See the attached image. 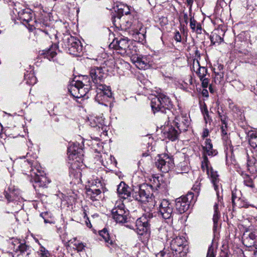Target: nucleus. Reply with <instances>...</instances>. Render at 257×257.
<instances>
[{
  "label": "nucleus",
  "mask_w": 257,
  "mask_h": 257,
  "mask_svg": "<svg viewBox=\"0 0 257 257\" xmlns=\"http://www.w3.org/2000/svg\"><path fill=\"white\" fill-rule=\"evenodd\" d=\"M46 215H47L46 213H42L40 214V216L44 219L45 223H49L50 221L48 219H46L45 217V216Z\"/></svg>",
  "instance_id": "e2e57ef3"
},
{
  "label": "nucleus",
  "mask_w": 257,
  "mask_h": 257,
  "mask_svg": "<svg viewBox=\"0 0 257 257\" xmlns=\"http://www.w3.org/2000/svg\"><path fill=\"white\" fill-rule=\"evenodd\" d=\"M175 40L177 42H181L182 40V37L181 34L179 31H176L175 33V35L174 37Z\"/></svg>",
  "instance_id": "5fc2aeb1"
},
{
  "label": "nucleus",
  "mask_w": 257,
  "mask_h": 257,
  "mask_svg": "<svg viewBox=\"0 0 257 257\" xmlns=\"http://www.w3.org/2000/svg\"><path fill=\"white\" fill-rule=\"evenodd\" d=\"M109 47L122 56H131L135 51V46L132 44L131 41L125 37L115 38Z\"/></svg>",
  "instance_id": "423d86ee"
},
{
  "label": "nucleus",
  "mask_w": 257,
  "mask_h": 257,
  "mask_svg": "<svg viewBox=\"0 0 257 257\" xmlns=\"http://www.w3.org/2000/svg\"><path fill=\"white\" fill-rule=\"evenodd\" d=\"M104 71L101 67H93L91 68L89 71V75L92 81L95 84V87L98 84H102L101 83L104 77Z\"/></svg>",
  "instance_id": "a211bd4d"
},
{
  "label": "nucleus",
  "mask_w": 257,
  "mask_h": 257,
  "mask_svg": "<svg viewBox=\"0 0 257 257\" xmlns=\"http://www.w3.org/2000/svg\"><path fill=\"white\" fill-rule=\"evenodd\" d=\"M136 52V49L135 47V51L133 54H131V59L132 60V62L134 63L136 66H137V64H139L140 62V60L141 59V56H138V55H136L135 53Z\"/></svg>",
  "instance_id": "37998d69"
},
{
  "label": "nucleus",
  "mask_w": 257,
  "mask_h": 257,
  "mask_svg": "<svg viewBox=\"0 0 257 257\" xmlns=\"http://www.w3.org/2000/svg\"><path fill=\"white\" fill-rule=\"evenodd\" d=\"M150 214L143 215L136 221V230L139 238L144 243H146L151 235V219Z\"/></svg>",
  "instance_id": "7ed1b4c3"
},
{
  "label": "nucleus",
  "mask_w": 257,
  "mask_h": 257,
  "mask_svg": "<svg viewBox=\"0 0 257 257\" xmlns=\"http://www.w3.org/2000/svg\"><path fill=\"white\" fill-rule=\"evenodd\" d=\"M9 5L13 7L14 14L18 15V19L20 20L30 31L37 29L48 36L54 31V30L47 23L33 19L34 14L32 11L27 8L22 9L20 7L22 5L20 3L14 0H9Z\"/></svg>",
  "instance_id": "f03ea898"
},
{
  "label": "nucleus",
  "mask_w": 257,
  "mask_h": 257,
  "mask_svg": "<svg viewBox=\"0 0 257 257\" xmlns=\"http://www.w3.org/2000/svg\"><path fill=\"white\" fill-rule=\"evenodd\" d=\"M33 145L31 140H29L27 144L28 152L23 158H26L21 164L22 171L24 174L27 175L30 177V180L34 182L33 186L44 187L47 184V178L45 175L44 171L38 162L36 160L37 155L34 152L32 146Z\"/></svg>",
  "instance_id": "f257e3e1"
},
{
  "label": "nucleus",
  "mask_w": 257,
  "mask_h": 257,
  "mask_svg": "<svg viewBox=\"0 0 257 257\" xmlns=\"http://www.w3.org/2000/svg\"><path fill=\"white\" fill-rule=\"evenodd\" d=\"M153 186L148 184H143L140 185L136 190H134L133 197L136 200L142 203H153Z\"/></svg>",
  "instance_id": "6e6552de"
},
{
  "label": "nucleus",
  "mask_w": 257,
  "mask_h": 257,
  "mask_svg": "<svg viewBox=\"0 0 257 257\" xmlns=\"http://www.w3.org/2000/svg\"><path fill=\"white\" fill-rule=\"evenodd\" d=\"M146 28H143L142 26L140 28L139 30H137L136 34L139 36V41L143 43L146 39Z\"/></svg>",
  "instance_id": "e433bc0d"
},
{
  "label": "nucleus",
  "mask_w": 257,
  "mask_h": 257,
  "mask_svg": "<svg viewBox=\"0 0 257 257\" xmlns=\"http://www.w3.org/2000/svg\"><path fill=\"white\" fill-rule=\"evenodd\" d=\"M244 184L245 185H246V186H248L249 187H253V184L252 180L248 175H246L245 178H244Z\"/></svg>",
  "instance_id": "a18cd8bd"
},
{
  "label": "nucleus",
  "mask_w": 257,
  "mask_h": 257,
  "mask_svg": "<svg viewBox=\"0 0 257 257\" xmlns=\"http://www.w3.org/2000/svg\"><path fill=\"white\" fill-rule=\"evenodd\" d=\"M256 235L254 232H250L248 236L243 239V243H246V246H251L254 245V240H255Z\"/></svg>",
  "instance_id": "2f4dec72"
},
{
  "label": "nucleus",
  "mask_w": 257,
  "mask_h": 257,
  "mask_svg": "<svg viewBox=\"0 0 257 257\" xmlns=\"http://www.w3.org/2000/svg\"><path fill=\"white\" fill-rule=\"evenodd\" d=\"M88 183L91 184V186H92L93 185L94 186V188H100V189L102 188V184L100 181L97 180H88Z\"/></svg>",
  "instance_id": "49530a36"
},
{
  "label": "nucleus",
  "mask_w": 257,
  "mask_h": 257,
  "mask_svg": "<svg viewBox=\"0 0 257 257\" xmlns=\"http://www.w3.org/2000/svg\"><path fill=\"white\" fill-rule=\"evenodd\" d=\"M237 194H239V192L237 191L236 190H234L232 191L231 200L233 207L236 206L239 208H248L249 206L252 207H254V205H249L247 203H244L242 205L240 204L239 202L241 201V199L239 197L237 196Z\"/></svg>",
  "instance_id": "a878e982"
},
{
  "label": "nucleus",
  "mask_w": 257,
  "mask_h": 257,
  "mask_svg": "<svg viewBox=\"0 0 257 257\" xmlns=\"http://www.w3.org/2000/svg\"><path fill=\"white\" fill-rule=\"evenodd\" d=\"M95 101L99 104L107 106L112 100V93L109 86L103 84H98L96 87Z\"/></svg>",
  "instance_id": "1a4fd4ad"
},
{
  "label": "nucleus",
  "mask_w": 257,
  "mask_h": 257,
  "mask_svg": "<svg viewBox=\"0 0 257 257\" xmlns=\"http://www.w3.org/2000/svg\"><path fill=\"white\" fill-rule=\"evenodd\" d=\"M209 135V131L208 129H204L203 132L202 137L205 138Z\"/></svg>",
  "instance_id": "052dcab7"
},
{
  "label": "nucleus",
  "mask_w": 257,
  "mask_h": 257,
  "mask_svg": "<svg viewBox=\"0 0 257 257\" xmlns=\"http://www.w3.org/2000/svg\"><path fill=\"white\" fill-rule=\"evenodd\" d=\"M196 73L200 79L205 78L207 73V69L203 66H199L197 68Z\"/></svg>",
  "instance_id": "58836bf2"
},
{
  "label": "nucleus",
  "mask_w": 257,
  "mask_h": 257,
  "mask_svg": "<svg viewBox=\"0 0 257 257\" xmlns=\"http://www.w3.org/2000/svg\"><path fill=\"white\" fill-rule=\"evenodd\" d=\"M112 216L115 221L119 223H123L127 222V216L129 214L122 203L117 202L114 208L111 211Z\"/></svg>",
  "instance_id": "9b49d317"
},
{
  "label": "nucleus",
  "mask_w": 257,
  "mask_h": 257,
  "mask_svg": "<svg viewBox=\"0 0 257 257\" xmlns=\"http://www.w3.org/2000/svg\"><path fill=\"white\" fill-rule=\"evenodd\" d=\"M184 22L187 24L188 23V16L187 13H184L183 15Z\"/></svg>",
  "instance_id": "0e129e2a"
},
{
  "label": "nucleus",
  "mask_w": 257,
  "mask_h": 257,
  "mask_svg": "<svg viewBox=\"0 0 257 257\" xmlns=\"http://www.w3.org/2000/svg\"><path fill=\"white\" fill-rule=\"evenodd\" d=\"M20 194V190L14 187H9L7 191H5V195L9 205H11V203H14V205L12 206L14 208L13 211L15 212L20 210L22 208V206L18 203Z\"/></svg>",
  "instance_id": "2eb2a0df"
},
{
  "label": "nucleus",
  "mask_w": 257,
  "mask_h": 257,
  "mask_svg": "<svg viewBox=\"0 0 257 257\" xmlns=\"http://www.w3.org/2000/svg\"><path fill=\"white\" fill-rule=\"evenodd\" d=\"M82 85L81 82H71L68 90L74 97H84V99H88L89 97V92L92 86H88L87 84L82 86Z\"/></svg>",
  "instance_id": "9d476101"
},
{
  "label": "nucleus",
  "mask_w": 257,
  "mask_h": 257,
  "mask_svg": "<svg viewBox=\"0 0 257 257\" xmlns=\"http://www.w3.org/2000/svg\"><path fill=\"white\" fill-rule=\"evenodd\" d=\"M136 52V49L135 47V51L133 54H131V59L132 60V62L134 63L136 66H137V64H139L140 62V60L141 59V56H138V55H136L135 53Z\"/></svg>",
  "instance_id": "79ce46f5"
},
{
  "label": "nucleus",
  "mask_w": 257,
  "mask_h": 257,
  "mask_svg": "<svg viewBox=\"0 0 257 257\" xmlns=\"http://www.w3.org/2000/svg\"><path fill=\"white\" fill-rule=\"evenodd\" d=\"M151 106L154 113L160 111L162 113H171L172 103L168 96L163 93H159L151 98Z\"/></svg>",
  "instance_id": "20e7f679"
},
{
  "label": "nucleus",
  "mask_w": 257,
  "mask_h": 257,
  "mask_svg": "<svg viewBox=\"0 0 257 257\" xmlns=\"http://www.w3.org/2000/svg\"><path fill=\"white\" fill-rule=\"evenodd\" d=\"M38 253L41 257H49L50 254L48 250L43 246H40Z\"/></svg>",
  "instance_id": "c03bdc74"
},
{
  "label": "nucleus",
  "mask_w": 257,
  "mask_h": 257,
  "mask_svg": "<svg viewBox=\"0 0 257 257\" xmlns=\"http://www.w3.org/2000/svg\"><path fill=\"white\" fill-rule=\"evenodd\" d=\"M214 209V214L213 216V221L214 223L213 227L215 228L217 227L218 224V221L220 218V213L218 210V205L215 203L213 207Z\"/></svg>",
  "instance_id": "72a5a7b5"
},
{
  "label": "nucleus",
  "mask_w": 257,
  "mask_h": 257,
  "mask_svg": "<svg viewBox=\"0 0 257 257\" xmlns=\"http://www.w3.org/2000/svg\"><path fill=\"white\" fill-rule=\"evenodd\" d=\"M201 111L202 114L207 113L208 112L206 104L204 103L200 106Z\"/></svg>",
  "instance_id": "13d9d810"
},
{
  "label": "nucleus",
  "mask_w": 257,
  "mask_h": 257,
  "mask_svg": "<svg viewBox=\"0 0 257 257\" xmlns=\"http://www.w3.org/2000/svg\"><path fill=\"white\" fill-rule=\"evenodd\" d=\"M152 62V58L150 56H141L139 64H137V67L139 69H147L150 65Z\"/></svg>",
  "instance_id": "c85d7f7f"
},
{
  "label": "nucleus",
  "mask_w": 257,
  "mask_h": 257,
  "mask_svg": "<svg viewBox=\"0 0 257 257\" xmlns=\"http://www.w3.org/2000/svg\"><path fill=\"white\" fill-rule=\"evenodd\" d=\"M159 214L163 219L168 220V223H172L174 215L173 205L167 199L161 200L159 205Z\"/></svg>",
  "instance_id": "f8f14e48"
},
{
  "label": "nucleus",
  "mask_w": 257,
  "mask_h": 257,
  "mask_svg": "<svg viewBox=\"0 0 257 257\" xmlns=\"http://www.w3.org/2000/svg\"><path fill=\"white\" fill-rule=\"evenodd\" d=\"M247 170L251 173L257 172V156L251 153L250 155L247 154Z\"/></svg>",
  "instance_id": "4be33fe9"
},
{
  "label": "nucleus",
  "mask_w": 257,
  "mask_h": 257,
  "mask_svg": "<svg viewBox=\"0 0 257 257\" xmlns=\"http://www.w3.org/2000/svg\"><path fill=\"white\" fill-rule=\"evenodd\" d=\"M248 137L251 153L257 156V132L254 131H249Z\"/></svg>",
  "instance_id": "412c9836"
},
{
  "label": "nucleus",
  "mask_w": 257,
  "mask_h": 257,
  "mask_svg": "<svg viewBox=\"0 0 257 257\" xmlns=\"http://www.w3.org/2000/svg\"><path fill=\"white\" fill-rule=\"evenodd\" d=\"M58 50V46L57 44L52 45L51 47L46 50L43 51L44 57L49 60L53 59L57 55V50Z\"/></svg>",
  "instance_id": "cd10ccee"
},
{
  "label": "nucleus",
  "mask_w": 257,
  "mask_h": 257,
  "mask_svg": "<svg viewBox=\"0 0 257 257\" xmlns=\"http://www.w3.org/2000/svg\"><path fill=\"white\" fill-rule=\"evenodd\" d=\"M136 23H138V21L136 20L134 21L133 22L128 21H126L125 25V29H135L134 26L135 25Z\"/></svg>",
  "instance_id": "8fccbe9b"
},
{
  "label": "nucleus",
  "mask_w": 257,
  "mask_h": 257,
  "mask_svg": "<svg viewBox=\"0 0 257 257\" xmlns=\"http://www.w3.org/2000/svg\"><path fill=\"white\" fill-rule=\"evenodd\" d=\"M210 39L211 44L213 45H215L216 43L220 44L223 40L221 36L216 33L212 34L210 37Z\"/></svg>",
  "instance_id": "4c0bfd02"
},
{
  "label": "nucleus",
  "mask_w": 257,
  "mask_h": 257,
  "mask_svg": "<svg viewBox=\"0 0 257 257\" xmlns=\"http://www.w3.org/2000/svg\"><path fill=\"white\" fill-rule=\"evenodd\" d=\"M192 189L195 193L198 194L200 189V183L198 181H196L193 185Z\"/></svg>",
  "instance_id": "3c124183"
},
{
  "label": "nucleus",
  "mask_w": 257,
  "mask_h": 257,
  "mask_svg": "<svg viewBox=\"0 0 257 257\" xmlns=\"http://www.w3.org/2000/svg\"><path fill=\"white\" fill-rule=\"evenodd\" d=\"M72 82H81L82 83V86L85 84L88 85V86H91V81L88 76H83L82 77V80H73Z\"/></svg>",
  "instance_id": "a19ab883"
},
{
  "label": "nucleus",
  "mask_w": 257,
  "mask_h": 257,
  "mask_svg": "<svg viewBox=\"0 0 257 257\" xmlns=\"http://www.w3.org/2000/svg\"><path fill=\"white\" fill-rule=\"evenodd\" d=\"M89 120L90 125L92 127H98L99 128H101L103 131H106L107 125L104 118L102 117H91Z\"/></svg>",
  "instance_id": "5701e85b"
},
{
  "label": "nucleus",
  "mask_w": 257,
  "mask_h": 257,
  "mask_svg": "<svg viewBox=\"0 0 257 257\" xmlns=\"http://www.w3.org/2000/svg\"><path fill=\"white\" fill-rule=\"evenodd\" d=\"M118 13L113 15V16L112 17V22L113 23V24H114V25L115 26H116V19L117 20H120V18H121V17L123 16V13H125V14L126 15H127L128 14H130V12L129 11H127V12H124L123 10L120 8L119 9H118Z\"/></svg>",
  "instance_id": "c9c22d12"
},
{
  "label": "nucleus",
  "mask_w": 257,
  "mask_h": 257,
  "mask_svg": "<svg viewBox=\"0 0 257 257\" xmlns=\"http://www.w3.org/2000/svg\"><path fill=\"white\" fill-rule=\"evenodd\" d=\"M168 119L169 123L173 124L180 132L186 131L190 124V119L186 114L178 115L174 118L168 115Z\"/></svg>",
  "instance_id": "4468645a"
},
{
  "label": "nucleus",
  "mask_w": 257,
  "mask_h": 257,
  "mask_svg": "<svg viewBox=\"0 0 257 257\" xmlns=\"http://www.w3.org/2000/svg\"><path fill=\"white\" fill-rule=\"evenodd\" d=\"M203 149L204 151L203 155H206V156L207 155L211 157L215 156L218 153L217 150L213 149L212 144L209 139H206L204 146H203Z\"/></svg>",
  "instance_id": "393cba45"
},
{
  "label": "nucleus",
  "mask_w": 257,
  "mask_h": 257,
  "mask_svg": "<svg viewBox=\"0 0 257 257\" xmlns=\"http://www.w3.org/2000/svg\"><path fill=\"white\" fill-rule=\"evenodd\" d=\"M25 79L26 83L29 85H34L37 82V78L33 73L30 72L25 74Z\"/></svg>",
  "instance_id": "473e14b6"
},
{
  "label": "nucleus",
  "mask_w": 257,
  "mask_h": 257,
  "mask_svg": "<svg viewBox=\"0 0 257 257\" xmlns=\"http://www.w3.org/2000/svg\"><path fill=\"white\" fill-rule=\"evenodd\" d=\"M202 94L204 96H208V93L206 89H204L202 91Z\"/></svg>",
  "instance_id": "774afa93"
},
{
  "label": "nucleus",
  "mask_w": 257,
  "mask_h": 257,
  "mask_svg": "<svg viewBox=\"0 0 257 257\" xmlns=\"http://www.w3.org/2000/svg\"><path fill=\"white\" fill-rule=\"evenodd\" d=\"M110 164L115 166L116 162L115 160V158L111 156H110Z\"/></svg>",
  "instance_id": "680f3d73"
},
{
  "label": "nucleus",
  "mask_w": 257,
  "mask_h": 257,
  "mask_svg": "<svg viewBox=\"0 0 257 257\" xmlns=\"http://www.w3.org/2000/svg\"><path fill=\"white\" fill-rule=\"evenodd\" d=\"M186 3L188 6H192L193 0H186Z\"/></svg>",
  "instance_id": "338daca9"
},
{
  "label": "nucleus",
  "mask_w": 257,
  "mask_h": 257,
  "mask_svg": "<svg viewBox=\"0 0 257 257\" xmlns=\"http://www.w3.org/2000/svg\"><path fill=\"white\" fill-rule=\"evenodd\" d=\"M131 191V188L123 181L117 186V193L118 197L123 200L130 198Z\"/></svg>",
  "instance_id": "6ab92c4d"
},
{
  "label": "nucleus",
  "mask_w": 257,
  "mask_h": 257,
  "mask_svg": "<svg viewBox=\"0 0 257 257\" xmlns=\"http://www.w3.org/2000/svg\"><path fill=\"white\" fill-rule=\"evenodd\" d=\"M85 222H86V224L87 227H91V224L90 223V220H89L88 218H87V219H86Z\"/></svg>",
  "instance_id": "69168bd1"
},
{
  "label": "nucleus",
  "mask_w": 257,
  "mask_h": 257,
  "mask_svg": "<svg viewBox=\"0 0 257 257\" xmlns=\"http://www.w3.org/2000/svg\"><path fill=\"white\" fill-rule=\"evenodd\" d=\"M59 44L67 52L73 55H79L82 51L83 47L80 41L69 34L64 35Z\"/></svg>",
  "instance_id": "39448f33"
},
{
  "label": "nucleus",
  "mask_w": 257,
  "mask_h": 257,
  "mask_svg": "<svg viewBox=\"0 0 257 257\" xmlns=\"http://www.w3.org/2000/svg\"><path fill=\"white\" fill-rule=\"evenodd\" d=\"M186 240L183 236H177L173 238L170 243L171 251L164 248L162 251L156 254V257H173L177 252L180 253L186 245Z\"/></svg>",
  "instance_id": "0eeeda50"
},
{
  "label": "nucleus",
  "mask_w": 257,
  "mask_h": 257,
  "mask_svg": "<svg viewBox=\"0 0 257 257\" xmlns=\"http://www.w3.org/2000/svg\"><path fill=\"white\" fill-rule=\"evenodd\" d=\"M206 257H215V253H214V247L212 245H211L208 247Z\"/></svg>",
  "instance_id": "09e8293b"
},
{
  "label": "nucleus",
  "mask_w": 257,
  "mask_h": 257,
  "mask_svg": "<svg viewBox=\"0 0 257 257\" xmlns=\"http://www.w3.org/2000/svg\"><path fill=\"white\" fill-rule=\"evenodd\" d=\"M180 132L173 124H171L169 123V121H168V124L164 132L166 138L172 141H175L177 139Z\"/></svg>",
  "instance_id": "aec40b11"
},
{
  "label": "nucleus",
  "mask_w": 257,
  "mask_h": 257,
  "mask_svg": "<svg viewBox=\"0 0 257 257\" xmlns=\"http://www.w3.org/2000/svg\"><path fill=\"white\" fill-rule=\"evenodd\" d=\"M203 115L204 116V119L206 123H207V121L211 119L209 115V112H208L207 113H203Z\"/></svg>",
  "instance_id": "bf43d9fd"
},
{
  "label": "nucleus",
  "mask_w": 257,
  "mask_h": 257,
  "mask_svg": "<svg viewBox=\"0 0 257 257\" xmlns=\"http://www.w3.org/2000/svg\"><path fill=\"white\" fill-rule=\"evenodd\" d=\"M99 234L100 236L101 237V238H100V239H103L106 243L107 246L109 245H112L113 244V241L110 238L108 230L104 228L103 229L100 230Z\"/></svg>",
  "instance_id": "7c9ffc66"
},
{
  "label": "nucleus",
  "mask_w": 257,
  "mask_h": 257,
  "mask_svg": "<svg viewBox=\"0 0 257 257\" xmlns=\"http://www.w3.org/2000/svg\"><path fill=\"white\" fill-rule=\"evenodd\" d=\"M101 190L100 188H94L93 185L90 188L87 189V197L92 201L99 200L101 198Z\"/></svg>",
  "instance_id": "b1692460"
},
{
  "label": "nucleus",
  "mask_w": 257,
  "mask_h": 257,
  "mask_svg": "<svg viewBox=\"0 0 257 257\" xmlns=\"http://www.w3.org/2000/svg\"><path fill=\"white\" fill-rule=\"evenodd\" d=\"M74 245L75 246L76 248L78 251H82L85 246V245L82 242L75 243Z\"/></svg>",
  "instance_id": "6e6d98bb"
},
{
  "label": "nucleus",
  "mask_w": 257,
  "mask_h": 257,
  "mask_svg": "<svg viewBox=\"0 0 257 257\" xmlns=\"http://www.w3.org/2000/svg\"><path fill=\"white\" fill-rule=\"evenodd\" d=\"M194 194L189 192L186 196H182L175 200L176 209L180 214L187 211L189 208L190 204L195 202L194 200Z\"/></svg>",
  "instance_id": "ddd939ff"
},
{
  "label": "nucleus",
  "mask_w": 257,
  "mask_h": 257,
  "mask_svg": "<svg viewBox=\"0 0 257 257\" xmlns=\"http://www.w3.org/2000/svg\"><path fill=\"white\" fill-rule=\"evenodd\" d=\"M211 178V182L213 185L214 190L216 192L217 195L218 196L219 192L218 189L220 184L219 183V179L218 178V175L216 172H214L211 169L209 171V174Z\"/></svg>",
  "instance_id": "bb28decb"
},
{
  "label": "nucleus",
  "mask_w": 257,
  "mask_h": 257,
  "mask_svg": "<svg viewBox=\"0 0 257 257\" xmlns=\"http://www.w3.org/2000/svg\"><path fill=\"white\" fill-rule=\"evenodd\" d=\"M179 168H180L182 171L180 173H187L189 170V168L187 165H185V162L180 163L178 166Z\"/></svg>",
  "instance_id": "de8ad7c7"
},
{
  "label": "nucleus",
  "mask_w": 257,
  "mask_h": 257,
  "mask_svg": "<svg viewBox=\"0 0 257 257\" xmlns=\"http://www.w3.org/2000/svg\"><path fill=\"white\" fill-rule=\"evenodd\" d=\"M190 27L193 32L201 34L202 27L200 23H198L194 19V16L190 15Z\"/></svg>",
  "instance_id": "c756f323"
},
{
  "label": "nucleus",
  "mask_w": 257,
  "mask_h": 257,
  "mask_svg": "<svg viewBox=\"0 0 257 257\" xmlns=\"http://www.w3.org/2000/svg\"><path fill=\"white\" fill-rule=\"evenodd\" d=\"M210 163L206 155H203V160L201 162V169L203 171H206L208 175L209 174Z\"/></svg>",
  "instance_id": "f704fd0d"
},
{
  "label": "nucleus",
  "mask_w": 257,
  "mask_h": 257,
  "mask_svg": "<svg viewBox=\"0 0 257 257\" xmlns=\"http://www.w3.org/2000/svg\"><path fill=\"white\" fill-rule=\"evenodd\" d=\"M27 247L26 244L20 243L18 246V249L21 253H23L27 250Z\"/></svg>",
  "instance_id": "864d4df0"
},
{
  "label": "nucleus",
  "mask_w": 257,
  "mask_h": 257,
  "mask_svg": "<svg viewBox=\"0 0 257 257\" xmlns=\"http://www.w3.org/2000/svg\"><path fill=\"white\" fill-rule=\"evenodd\" d=\"M219 116L221 119V121L222 122V126L221 127V132L223 135L225 136L227 135V122L225 120V117H223L222 115L220 114V113L218 111Z\"/></svg>",
  "instance_id": "ea45409f"
},
{
  "label": "nucleus",
  "mask_w": 257,
  "mask_h": 257,
  "mask_svg": "<svg viewBox=\"0 0 257 257\" xmlns=\"http://www.w3.org/2000/svg\"><path fill=\"white\" fill-rule=\"evenodd\" d=\"M155 163L157 168L163 173H167L174 167L173 159L167 154L160 155Z\"/></svg>",
  "instance_id": "dca6fc26"
},
{
  "label": "nucleus",
  "mask_w": 257,
  "mask_h": 257,
  "mask_svg": "<svg viewBox=\"0 0 257 257\" xmlns=\"http://www.w3.org/2000/svg\"><path fill=\"white\" fill-rule=\"evenodd\" d=\"M68 154L70 159H76V161H81L83 156V145L78 142L73 143L68 148Z\"/></svg>",
  "instance_id": "f3484780"
},
{
  "label": "nucleus",
  "mask_w": 257,
  "mask_h": 257,
  "mask_svg": "<svg viewBox=\"0 0 257 257\" xmlns=\"http://www.w3.org/2000/svg\"><path fill=\"white\" fill-rule=\"evenodd\" d=\"M199 66H200V63H199V61L198 60H194L192 67V69L194 71L196 72L197 68H198Z\"/></svg>",
  "instance_id": "4d7b16f0"
},
{
  "label": "nucleus",
  "mask_w": 257,
  "mask_h": 257,
  "mask_svg": "<svg viewBox=\"0 0 257 257\" xmlns=\"http://www.w3.org/2000/svg\"><path fill=\"white\" fill-rule=\"evenodd\" d=\"M200 79L202 82V86L204 88H207L209 84V79L205 77Z\"/></svg>",
  "instance_id": "603ef678"
}]
</instances>
